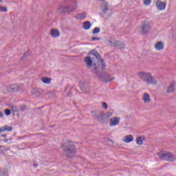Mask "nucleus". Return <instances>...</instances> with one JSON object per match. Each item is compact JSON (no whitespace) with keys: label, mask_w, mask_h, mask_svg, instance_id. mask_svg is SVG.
Returning <instances> with one entry per match:
<instances>
[{"label":"nucleus","mask_w":176,"mask_h":176,"mask_svg":"<svg viewBox=\"0 0 176 176\" xmlns=\"http://www.w3.org/2000/svg\"><path fill=\"white\" fill-rule=\"evenodd\" d=\"M100 67L95 66V69L92 70V73L96 75L97 78L101 82H104V83H109V82H112V80H115V77H111L109 76V74L107 72H102L101 71H104L105 69V62L104 60H100Z\"/></svg>","instance_id":"nucleus-1"},{"label":"nucleus","mask_w":176,"mask_h":176,"mask_svg":"<svg viewBox=\"0 0 176 176\" xmlns=\"http://www.w3.org/2000/svg\"><path fill=\"white\" fill-rule=\"evenodd\" d=\"M62 148L66 157L71 159L75 156V153H76V148H75L73 142L68 141L62 146Z\"/></svg>","instance_id":"nucleus-2"},{"label":"nucleus","mask_w":176,"mask_h":176,"mask_svg":"<svg viewBox=\"0 0 176 176\" xmlns=\"http://www.w3.org/2000/svg\"><path fill=\"white\" fill-rule=\"evenodd\" d=\"M138 76L147 85H157V80L149 72H140L138 73Z\"/></svg>","instance_id":"nucleus-3"},{"label":"nucleus","mask_w":176,"mask_h":176,"mask_svg":"<svg viewBox=\"0 0 176 176\" xmlns=\"http://www.w3.org/2000/svg\"><path fill=\"white\" fill-rule=\"evenodd\" d=\"M78 6L76 2L69 1V4L66 6H62L58 8V13H72L76 10Z\"/></svg>","instance_id":"nucleus-4"},{"label":"nucleus","mask_w":176,"mask_h":176,"mask_svg":"<svg viewBox=\"0 0 176 176\" xmlns=\"http://www.w3.org/2000/svg\"><path fill=\"white\" fill-rule=\"evenodd\" d=\"M152 29V24L148 21H144L140 28V32L142 35L149 34Z\"/></svg>","instance_id":"nucleus-5"},{"label":"nucleus","mask_w":176,"mask_h":176,"mask_svg":"<svg viewBox=\"0 0 176 176\" xmlns=\"http://www.w3.org/2000/svg\"><path fill=\"white\" fill-rule=\"evenodd\" d=\"M158 157L161 160H166V162H175V157L174 155L168 151H164L157 153Z\"/></svg>","instance_id":"nucleus-6"},{"label":"nucleus","mask_w":176,"mask_h":176,"mask_svg":"<svg viewBox=\"0 0 176 176\" xmlns=\"http://www.w3.org/2000/svg\"><path fill=\"white\" fill-rule=\"evenodd\" d=\"M94 58H91V56H87L85 58V63L87 64V68H91V72H93V69H96V67H101V65L98 63Z\"/></svg>","instance_id":"nucleus-7"},{"label":"nucleus","mask_w":176,"mask_h":176,"mask_svg":"<svg viewBox=\"0 0 176 176\" xmlns=\"http://www.w3.org/2000/svg\"><path fill=\"white\" fill-rule=\"evenodd\" d=\"M91 113L96 120H98L99 123L104 124V112L99 110H94L91 111Z\"/></svg>","instance_id":"nucleus-8"},{"label":"nucleus","mask_w":176,"mask_h":176,"mask_svg":"<svg viewBox=\"0 0 176 176\" xmlns=\"http://www.w3.org/2000/svg\"><path fill=\"white\" fill-rule=\"evenodd\" d=\"M155 6L158 10H164L166 6H167V2L157 0L155 3Z\"/></svg>","instance_id":"nucleus-9"},{"label":"nucleus","mask_w":176,"mask_h":176,"mask_svg":"<svg viewBox=\"0 0 176 176\" xmlns=\"http://www.w3.org/2000/svg\"><path fill=\"white\" fill-rule=\"evenodd\" d=\"M92 55L94 56L95 60L96 61V63H98L101 65V62L100 61H101V60H104V59H100V54H98V52L97 51L94 50L92 51Z\"/></svg>","instance_id":"nucleus-10"},{"label":"nucleus","mask_w":176,"mask_h":176,"mask_svg":"<svg viewBox=\"0 0 176 176\" xmlns=\"http://www.w3.org/2000/svg\"><path fill=\"white\" fill-rule=\"evenodd\" d=\"M120 123V118L118 117H115L114 118H111L110 120V126H116Z\"/></svg>","instance_id":"nucleus-11"},{"label":"nucleus","mask_w":176,"mask_h":176,"mask_svg":"<svg viewBox=\"0 0 176 176\" xmlns=\"http://www.w3.org/2000/svg\"><path fill=\"white\" fill-rule=\"evenodd\" d=\"M109 6V3L107 1H104L102 4V12L104 13V14H107V13H108V10H109V9L108 8Z\"/></svg>","instance_id":"nucleus-12"},{"label":"nucleus","mask_w":176,"mask_h":176,"mask_svg":"<svg viewBox=\"0 0 176 176\" xmlns=\"http://www.w3.org/2000/svg\"><path fill=\"white\" fill-rule=\"evenodd\" d=\"M8 91L10 93H16L17 91V85H12L7 87Z\"/></svg>","instance_id":"nucleus-13"},{"label":"nucleus","mask_w":176,"mask_h":176,"mask_svg":"<svg viewBox=\"0 0 176 176\" xmlns=\"http://www.w3.org/2000/svg\"><path fill=\"white\" fill-rule=\"evenodd\" d=\"M142 100L145 104H149L151 102V96L145 93L143 94Z\"/></svg>","instance_id":"nucleus-14"},{"label":"nucleus","mask_w":176,"mask_h":176,"mask_svg":"<svg viewBox=\"0 0 176 176\" xmlns=\"http://www.w3.org/2000/svg\"><path fill=\"white\" fill-rule=\"evenodd\" d=\"M32 94L36 96V97H39V96L42 94V91L38 88H34L32 89Z\"/></svg>","instance_id":"nucleus-15"},{"label":"nucleus","mask_w":176,"mask_h":176,"mask_svg":"<svg viewBox=\"0 0 176 176\" xmlns=\"http://www.w3.org/2000/svg\"><path fill=\"white\" fill-rule=\"evenodd\" d=\"M134 140V138L132 135H126L123 138L124 142H126V144H129V142H131Z\"/></svg>","instance_id":"nucleus-16"},{"label":"nucleus","mask_w":176,"mask_h":176,"mask_svg":"<svg viewBox=\"0 0 176 176\" xmlns=\"http://www.w3.org/2000/svg\"><path fill=\"white\" fill-rule=\"evenodd\" d=\"M155 47L157 50H162L164 47V43L162 41H159L155 45Z\"/></svg>","instance_id":"nucleus-17"},{"label":"nucleus","mask_w":176,"mask_h":176,"mask_svg":"<svg viewBox=\"0 0 176 176\" xmlns=\"http://www.w3.org/2000/svg\"><path fill=\"white\" fill-rule=\"evenodd\" d=\"M12 130H13V127L5 125L0 128V133L3 131H12Z\"/></svg>","instance_id":"nucleus-18"},{"label":"nucleus","mask_w":176,"mask_h":176,"mask_svg":"<svg viewBox=\"0 0 176 176\" xmlns=\"http://www.w3.org/2000/svg\"><path fill=\"white\" fill-rule=\"evenodd\" d=\"M91 27V23L90 21H85L83 23H82V28L84 30H90Z\"/></svg>","instance_id":"nucleus-19"},{"label":"nucleus","mask_w":176,"mask_h":176,"mask_svg":"<svg viewBox=\"0 0 176 176\" xmlns=\"http://www.w3.org/2000/svg\"><path fill=\"white\" fill-rule=\"evenodd\" d=\"M51 36L52 38H57V36H60V32L56 29H53L51 30Z\"/></svg>","instance_id":"nucleus-20"},{"label":"nucleus","mask_w":176,"mask_h":176,"mask_svg":"<svg viewBox=\"0 0 176 176\" xmlns=\"http://www.w3.org/2000/svg\"><path fill=\"white\" fill-rule=\"evenodd\" d=\"M113 113L111 112H108L107 114H105L104 113V117H103V124H105L107 120H108V119L109 118H111L112 116Z\"/></svg>","instance_id":"nucleus-21"},{"label":"nucleus","mask_w":176,"mask_h":176,"mask_svg":"<svg viewBox=\"0 0 176 176\" xmlns=\"http://www.w3.org/2000/svg\"><path fill=\"white\" fill-rule=\"evenodd\" d=\"M175 91V85L174 82H172L170 86L168 87V89L166 91L167 93H174Z\"/></svg>","instance_id":"nucleus-22"},{"label":"nucleus","mask_w":176,"mask_h":176,"mask_svg":"<svg viewBox=\"0 0 176 176\" xmlns=\"http://www.w3.org/2000/svg\"><path fill=\"white\" fill-rule=\"evenodd\" d=\"M87 13L86 12H82V13H80V14H78L76 15V19L78 20H83L84 19H86V16H87Z\"/></svg>","instance_id":"nucleus-23"},{"label":"nucleus","mask_w":176,"mask_h":176,"mask_svg":"<svg viewBox=\"0 0 176 176\" xmlns=\"http://www.w3.org/2000/svg\"><path fill=\"white\" fill-rule=\"evenodd\" d=\"M114 47H118V49H124V47H126V45L120 41H117Z\"/></svg>","instance_id":"nucleus-24"},{"label":"nucleus","mask_w":176,"mask_h":176,"mask_svg":"<svg viewBox=\"0 0 176 176\" xmlns=\"http://www.w3.org/2000/svg\"><path fill=\"white\" fill-rule=\"evenodd\" d=\"M116 40L113 38H110L107 41V44H109L110 46H112L113 47H115L116 46Z\"/></svg>","instance_id":"nucleus-25"},{"label":"nucleus","mask_w":176,"mask_h":176,"mask_svg":"<svg viewBox=\"0 0 176 176\" xmlns=\"http://www.w3.org/2000/svg\"><path fill=\"white\" fill-rule=\"evenodd\" d=\"M0 176H9V171L6 169H0Z\"/></svg>","instance_id":"nucleus-26"},{"label":"nucleus","mask_w":176,"mask_h":176,"mask_svg":"<svg viewBox=\"0 0 176 176\" xmlns=\"http://www.w3.org/2000/svg\"><path fill=\"white\" fill-rule=\"evenodd\" d=\"M41 80L43 83H46V85H49L50 84V81L52 80V79H50L49 78H47V77H44L41 79Z\"/></svg>","instance_id":"nucleus-27"},{"label":"nucleus","mask_w":176,"mask_h":176,"mask_svg":"<svg viewBox=\"0 0 176 176\" xmlns=\"http://www.w3.org/2000/svg\"><path fill=\"white\" fill-rule=\"evenodd\" d=\"M16 88H17V91H23L24 90V85L21 84L17 85H16Z\"/></svg>","instance_id":"nucleus-28"},{"label":"nucleus","mask_w":176,"mask_h":176,"mask_svg":"<svg viewBox=\"0 0 176 176\" xmlns=\"http://www.w3.org/2000/svg\"><path fill=\"white\" fill-rule=\"evenodd\" d=\"M142 140H144L142 137H139L136 139V142L138 145H142V142H143Z\"/></svg>","instance_id":"nucleus-29"},{"label":"nucleus","mask_w":176,"mask_h":176,"mask_svg":"<svg viewBox=\"0 0 176 176\" xmlns=\"http://www.w3.org/2000/svg\"><path fill=\"white\" fill-rule=\"evenodd\" d=\"M101 31V29L100 28H95L92 32L94 34H98Z\"/></svg>","instance_id":"nucleus-30"},{"label":"nucleus","mask_w":176,"mask_h":176,"mask_svg":"<svg viewBox=\"0 0 176 176\" xmlns=\"http://www.w3.org/2000/svg\"><path fill=\"white\" fill-rule=\"evenodd\" d=\"M0 12H3L4 13H6L8 12V8L6 7H3L0 6Z\"/></svg>","instance_id":"nucleus-31"},{"label":"nucleus","mask_w":176,"mask_h":176,"mask_svg":"<svg viewBox=\"0 0 176 176\" xmlns=\"http://www.w3.org/2000/svg\"><path fill=\"white\" fill-rule=\"evenodd\" d=\"M151 2H152V0H143V3L144 5H146V6H148V5H150Z\"/></svg>","instance_id":"nucleus-32"},{"label":"nucleus","mask_w":176,"mask_h":176,"mask_svg":"<svg viewBox=\"0 0 176 176\" xmlns=\"http://www.w3.org/2000/svg\"><path fill=\"white\" fill-rule=\"evenodd\" d=\"M29 53H30V50H28L27 52L24 53L23 56L21 58V61H23L24 58H25V57L28 56Z\"/></svg>","instance_id":"nucleus-33"},{"label":"nucleus","mask_w":176,"mask_h":176,"mask_svg":"<svg viewBox=\"0 0 176 176\" xmlns=\"http://www.w3.org/2000/svg\"><path fill=\"white\" fill-rule=\"evenodd\" d=\"M26 109H27V106H25V105H24V104H22V105L20 107V110L21 111V112L25 111Z\"/></svg>","instance_id":"nucleus-34"},{"label":"nucleus","mask_w":176,"mask_h":176,"mask_svg":"<svg viewBox=\"0 0 176 176\" xmlns=\"http://www.w3.org/2000/svg\"><path fill=\"white\" fill-rule=\"evenodd\" d=\"M5 113L7 116H9L10 113H12V111H10V109H7L5 110Z\"/></svg>","instance_id":"nucleus-35"},{"label":"nucleus","mask_w":176,"mask_h":176,"mask_svg":"<svg viewBox=\"0 0 176 176\" xmlns=\"http://www.w3.org/2000/svg\"><path fill=\"white\" fill-rule=\"evenodd\" d=\"M102 108H104V109H107L108 108V104H107V102H103L102 103Z\"/></svg>","instance_id":"nucleus-36"},{"label":"nucleus","mask_w":176,"mask_h":176,"mask_svg":"<svg viewBox=\"0 0 176 176\" xmlns=\"http://www.w3.org/2000/svg\"><path fill=\"white\" fill-rule=\"evenodd\" d=\"M12 112H18V109H17V107L16 106H12Z\"/></svg>","instance_id":"nucleus-37"},{"label":"nucleus","mask_w":176,"mask_h":176,"mask_svg":"<svg viewBox=\"0 0 176 176\" xmlns=\"http://www.w3.org/2000/svg\"><path fill=\"white\" fill-rule=\"evenodd\" d=\"M92 41H101V37H92Z\"/></svg>","instance_id":"nucleus-38"},{"label":"nucleus","mask_w":176,"mask_h":176,"mask_svg":"<svg viewBox=\"0 0 176 176\" xmlns=\"http://www.w3.org/2000/svg\"><path fill=\"white\" fill-rule=\"evenodd\" d=\"M3 149H5V147H3V146H0V153H1L2 151H3Z\"/></svg>","instance_id":"nucleus-39"},{"label":"nucleus","mask_w":176,"mask_h":176,"mask_svg":"<svg viewBox=\"0 0 176 176\" xmlns=\"http://www.w3.org/2000/svg\"><path fill=\"white\" fill-rule=\"evenodd\" d=\"M5 114L2 111H0V118H3Z\"/></svg>","instance_id":"nucleus-40"},{"label":"nucleus","mask_w":176,"mask_h":176,"mask_svg":"<svg viewBox=\"0 0 176 176\" xmlns=\"http://www.w3.org/2000/svg\"><path fill=\"white\" fill-rule=\"evenodd\" d=\"M67 96L69 97H71L72 96V93H71V92L67 93Z\"/></svg>","instance_id":"nucleus-41"},{"label":"nucleus","mask_w":176,"mask_h":176,"mask_svg":"<svg viewBox=\"0 0 176 176\" xmlns=\"http://www.w3.org/2000/svg\"><path fill=\"white\" fill-rule=\"evenodd\" d=\"M2 137H3V138H6V134L2 135Z\"/></svg>","instance_id":"nucleus-42"},{"label":"nucleus","mask_w":176,"mask_h":176,"mask_svg":"<svg viewBox=\"0 0 176 176\" xmlns=\"http://www.w3.org/2000/svg\"><path fill=\"white\" fill-rule=\"evenodd\" d=\"M34 167H38V164H34Z\"/></svg>","instance_id":"nucleus-43"}]
</instances>
